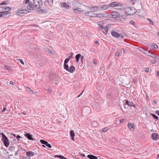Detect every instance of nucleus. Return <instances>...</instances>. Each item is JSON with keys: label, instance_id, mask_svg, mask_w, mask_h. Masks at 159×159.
<instances>
[{"label": "nucleus", "instance_id": "nucleus-1", "mask_svg": "<svg viewBox=\"0 0 159 159\" xmlns=\"http://www.w3.org/2000/svg\"><path fill=\"white\" fill-rule=\"evenodd\" d=\"M24 4H28L27 8L29 10H33L38 7H41L43 2L41 0H33V2L30 0H24Z\"/></svg>", "mask_w": 159, "mask_h": 159}, {"label": "nucleus", "instance_id": "nucleus-2", "mask_svg": "<svg viewBox=\"0 0 159 159\" xmlns=\"http://www.w3.org/2000/svg\"><path fill=\"white\" fill-rule=\"evenodd\" d=\"M98 25L99 26V28L100 30L103 29V33L107 35L108 33V30L111 28V25H107L106 26H104L105 24L102 21H99L98 23Z\"/></svg>", "mask_w": 159, "mask_h": 159}, {"label": "nucleus", "instance_id": "nucleus-3", "mask_svg": "<svg viewBox=\"0 0 159 159\" xmlns=\"http://www.w3.org/2000/svg\"><path fill=\"white\" fill-rule=\"evenodd\" d=\"M124 11L128 15H133L136 12V10L134 7H127L125 9Z\"/></svg>", "mask_w": 159, "mask_h": 159}, {"label": "nucleus", "instance_id": "nucleus-4", "mask_svg": "<svg viewBox=\"0 0 159 159\" xmlns=\"http://www.w3.org/2000/svg\"><path fill=\"white\" fill-rule=\"evenodd\" d=\"M108 6L117 10H121L122 8V4L117 2H111L108 5Z\"/></svg>", "mask_w": 159, "mask_h": 159}, {"label": "nucleus", "instance_id": "nucleus-5", "mask_svg": "<svg viewBox=\"0 0 159 159\" xmlns=\"http://www.w3.org/2000/svg\"><path fill=\"white\" fill-rule=\"evenodd\" d=\"M1 135L2 136V140L4 145L6 147H7L10 144V142L7 137L3 133H1Z\"/></svg>", "mask_w": 159, "mask_h": 159}, {"label": "nucleus", "instance_id": "nucleus-6", "mask_svg": "<svg viewBox=\"0 0 159 159\" xmlns=\"http://www.w3.org/2000/svg\"><path fill=\"white\" fill-rule=\"evenodd\" d=\"M112 35L116 38H118L120 37L121 38H124L126 36V34L124 33H123L122 34H119L117 32H116L115 31H112L111 32Z\"/></svg>", "mask_w": 159, "mask_h": 159}, {"label": "nucleus", "instance_id": "nucleus-7", "mask_svg": "<svg viewBox=\"0 0 159 159\" xmlns=\"http://www.w3.org/2000/svg\"><path fill=\"white\" fill-rule=\"evenodd\" d=\"M11 9L9 7H4V12H5V13H4L5 15V17H7L10 16L11 15V13L8 12L11 10Z\"/></svg>", "mask_w": 159, "mask_h": 159}, {"label": "nucleus", "instance_id": "nucleus-8", "mask_svg": "<svg viewBox=\"0 0 159 159\" xmlns=\"http://www.w3.org/2000/svg\"><path fill=\"white\" fill-rule=\"evenodd\" d=\"M28 13V11L26 10L22 9L21 8L18 9L17 11L16 12L17 15L21 16L23 14H25Z\"/></svg>", "mask_w": 159, "mask_h": 159}, {"label": "nucleus", "instance_id": "nucleus-9", "mask_svg": "<svg viewBox=\"0 0 159 159\" xmlns=\"http://www.w3.org/2000/svg\"><path fill=\"white\" fill-rule=\"evenodd\" d=\"M109 6L108 5H98V8L100 11H104L107 10L109 9Z\"/></svg>", "mask_w": 159, "mask_h": 159}, {"label": "nucleus", "instance_id": "nucleus-10", "mask_svg": "<svg viewBox=\"0 0 159 159\" xmlns=\"http://www.w3.org/2000/svg\"><path fill=\"white\" fill-rule=\"evenodd\" d=\"M128 105V106L130 107H133L134 108H135V105H134V103L132 102H130L128 100H126L124 104V107H125V105Z\"/></svg>", "mask_w": 159, "mask_h": 159}, {"label": "nucleus", "instance_id": "nucleus-11", "mask_svg": "<svg viewBox=\"0 0 159 159\" xmlns=\"http://www.w3.org/2000/svg\"><path fill=\"white\" fill-rule=\"evenodd\" d=\"M111 17L114 18H117L120 16V14L117 12L113 11L111 13Z\"/></svg>", "mask_w": 159, "mask_h": 159}, {"label": "nucleus", "instance_id": "nucleus-12", "mask_svg": "<svg viewBox=\"0 0 159 159\" xmlns=\"http://www.w3.org/2000/svg\"><path fill=\"white\" fill-rule=\"evenodd\" d=\"M85 14L90 17H96V13H94L93 11H91L86 12Z\"/></svg>", "mask_w": 159, "mask_h": 159}, {"label": "nucleus", "instance_id": "nucleus-13", "mask_svg": "<svg viewBox=\"0 0 159 159\" xmlns=\"http://www.w3.org/2000/svg\"><path fill=\"white\" fill-rule=\"evenodd\" d=\"M40 141L42 144L46 145L48 148H52V146L49 143L45 141V140L42 139H41L40 140Z\"/></svg>", "mask_w": 159, "mask_h": 159}, {"label": "nucleus", "instance_id": "nucleus-14", "mask_svg": "<svg viewBox=\"0 0 159 159\" xmlns=\"http://www.w3.org/2000/svg\"><path fill=\"white\" fill-rule=\"evenodd\" d=\"M4 7H0V17H5V12H4Z\"/></svg>", "mask_w": 159, "mask_h": 159}, {"label": "nucleus", "instance_id": "nucleus-15", "mask_svg": "<svg viewBox=\"0 0 159 159\" xmlns=\"http://www.w3.org/2000/svg\"><path fill=\"white\" fill-rule=\"evenodd\" d=\"M128 126L131 131H133L134 130L135 127L134 124L129 123L128 124Z\"/></svg>", "mask_w": 159, "mask_h": 159}, {"label": "nucleus", "instance_id": "nucleus-16", "mask_svg": "<svg viewBox=\"0 0 159 159\" xmlns=\"http://www.w3.org/2000/svg\"><path fill=\"white\" fill-rule=\"evenodd\" d=\"M76 7H75L73 8L74 11L75 12L79 13L84 11L83 10H82V9L80 8Z\"/></svg>", "mask_w": 159, "mask_h": 159}, {"label": "nucleus", "instance_id": "nucleus-17", "mask_svg": "<svg viewBox=\"0 0 159 159\" xmlns=\"http://www.w3.org/2000/svg\"><path fill=\"white\" fill-rule=\"evenodd\" d=\"M147 55L153 58H156L157 59H159V56L158 55L157 56L156 54L150 53L149 54H148Z\"/></svg>", "mask_w": 159, "mask_h": 159}, {"label": "nucleus", "instance_id": "nucleus-18", "mask_svg": "<svg viewBox=\"0 0 159 159\" xmlns=\"http://www.w3.org/2000/svg\"><path fill=\"white\" fill-rule=\"evenodd\" d=\"M25 136L28 139L30 140H34V139L32 138V135L29 133H26L25 134Z\"/></svg>", "mask_w": 159, "mask_h": 159}, {"label": "nucleus", "instance_id": "nucleus-19", "mask_svg": "<svg viewBox=\"0 0 159 159\" xmlns=\"http://www.w3.org/2000/svg\"><path fill=\"white\" fill-rule=\"evenodd\" d=\"M75 67L73 66H70V68H69L68 71L72 73L75 70Z\"/></svg>", "mask_w": 159, "mask_h": 159}, {"label": "nucleus", "instance_id": "nucleus-20", "mask_svg": "<svg viewBox=\"0 0 159 159\" xmlns=\"http://www.w3.org/2000/svg\"><path fill=\"white\" fill-rule=\"evenodd\" d=\"M61 5L62 7H64L66 9H68L70 7L69 5L66 2L61 3Z\"/></svg>", "mask_w": 159, "mask_h": 159}, {"label": "nucleus", "instance_id": "nucleus-21", "mask_svg": "<svg viewBox=\"0 0 159 159\" xmlns=\"http://www.w3.org/2000/svg\"><path fill=\"white\" fill-rule=\"evenodd\" d=\"M36 11L39 13H43L45 12V10H43L41 9V7H36Z\"/></svg>", "mask_w": 159, "mask_h": 159}, {"label": "nucleus", "instance_id": "nucleus-22", "mask_svg": "<svg viewBox=\"0 0 159 159\" xmlns=\"http://www.w3.org/2000/svg\"><path fill=\"white\" fill-rule=\"evenodd\" d=\"M90 9L91 11H92L94 12L96 11L99 10V8H98V7L94 6L91 7Z\"/></svg>", "mask_w": 159, "mask_h": 159}, {"label": "nucleus", "instance_id": "nucleus-23", "mask_svg": "<svg viewBox=\"0 0 159 159\" xmlns=\"http://www.w3.org/2000/svg\"><path fill=\"white\" fill-rule=\"evenodd\" d=\"M157 136L158 134L157 133H154L152 135V137L153 140H156L157 139Z\"/></svg>", "mask_w": 159, "mask_h": 159}, {"label": "nucleus", "instance_id": "nucleus-24", "mask_svg": "<svg viewBox=\"0 0 159 159\" xmlns=\"http://www.w3.org/2000/svg\"><path fill=\"white\" fill-rule=\"evenodd\" d=\"M26 155L27 157H31L34 156V154L32 152L29 151L26 152Z\"/></svg>", "mask_w": 159, "mask_h": 159}, {"label": "nucleus", "instance_id": "nucleus-25", "mask_svg": "<svg viewBox=\"0 0 159 159\" xmlns=\"http://www.w3.org/2000/svg\"><path fill=\"white\" fill-rule=\"evenodd\" d=\"M96 17L101 18L105 17L103 13H100L98 14H96Z\"/></svg>", "mask_w": 159, "mask_h": 159}, {"label": "nucleus", "instance_id": "nucleus-26", "mask_svg": "<svg viewBox=\"0 0 159 159\" xmlns=\"http://www.w3.org/2000/svg\"><path fill=\"white\" fill-rule=\"evenodd\" d=\"M70 136L72 138H71L72 140H74V137L75 136V135L74 131L73 130H71L70 131Z\"/></svg>", "mask_w": 159, "mask_h": 159}, {"label": "nucleus", "instance_id": "nucleus-27", "mask_svg": "<svg viewBox=\"0 0 159 159\" xmlns=\"http://www.w3.org/2000/svg\"><path fill=\"white\" fill-rule=\"evenodd\" d=\"M87 157L89 159H98L97 157L92 155H88Z\"/></svg>", "mask_w": 159, "mask_h": 159}, {"label": "nucleus", "instance_id": "nucleus-28", "mask_svg": "<svg viewBox=\"0 0 159 159\" xmlns=\"http://www.w3.org/2000/svg\"><path fill=\"white\" fill-rule=\"evenodd\" d=\"M81 57V55L80 54H77L75 56V58L76 59V62L78 63L79 61V59Z\"/></svg>", "mask_w": 159, "mask_h": 159}, {"label": "nucleus", "instance_id": "nucleus-29", "mask_svg": "<svg viewBox=\"0 0 159 159\" xmlns=\"http://www.w3.org/2000/svg\"><path fill=\"white\" fill-rule=\"evenodd\" d=\"M46 51L47 53H50L52 55H54V53L51 50H50V49H48L46 50Z\"/></svg>", "mask_w": 159, "mask_h": 159}, {"label": "nucleus", "instance_id": "nucleus-30", "mask_svg": "<svg viewBox=\"0 0 159 159\" xmlns=\"http://www.w3.org/2000/svg\"><path fill=\"white\" fill-rule=\"evenodd\" d=\"M141 51H142L143 53H144L145 54H146L147 55L148 54L150 53L148 51V50H145L143 49L142 50H141Z\"/></svg>", "mask_w": 159, "mask_h": 159}, {"label": "nucleus", "instance_id": "nucleus-31", "mask_svg": "<svg viewBox=\"0 0 159 159\" xmlns=\"http://www.w3.org/2000/svg\"><path fill=\"white\" fill-rule=\"evenodd\" d=\"M64 156L60 155H56L55 156V157H58L61 159H63Z\"/></svg>", "mask_w": 159, "mask_h": 159}, {"label": "nucleus", "instance_id": "nucleus-32", "mask_svg": "<svg viewBox=\"0 0 159 159\" xmlns=\"http://www.w3.org/2000/svg\"><path fill=\"white\" fill-rule=\"evenodd\" d=\"M64 68L67 71L69 68L68 65L66 64H64Z\"/></svg>", "mask_w": 159, "mask_h": 159}, {"label": "nucleus", "instance_id": "nucleus-33", "mask_svg": "<svg viewBox=\"0 0 159 159\" xmlns=\"http://www.w3.org/2000/svg\"><path fill=\"white\" fill-rule=\"evenodd\" d=\"M26 90L27 91L29 92L30 93H34L33 91L31 90L29 88L27 87L26 88Z\"/></svg>", "mask_w": 159, "mask_h": 159}, {"label": "nucleus", "instance_id": "nucleus-34", "mask_svg": "<svg viewBox=\"0 0 159 159\" xmlns=\"http://www.w3.org/2000/svg\"><path fill=\"white\" fill-rule=\"evenodd\" d=\"M53 0H47V2L49 4L52 5L53 4Z\"/></svg>", "mask_w": 159, "mask_h": 159}, {"label": "nucleus", "instance_id": "nucleus-35", "mask_svg": "<svg viewBox=\"0 0 159 159\" xmlns=\"http://www.w3.org/2000/svg\"><path fill=\"white\" fill-rule=\"evenodd\" d=\"M151 115L155 119H157V120H158V117L156 116V115H155L154 114H153V113H152V114H151Z\"/></svg>", "mask_w": 159, "mask_h": 159}, {"label": "nucleus", "instance_id": "nucleus-36", "mask_svg": "<svg viewBox=\"0 0 159 159\" xmlns=\"http://www.w3.org/2000/svg\"><path fill=\"white\" fill-rule=\"evenodd\" d=\"M152 47L155 49H157L158 48V46L157 45L155 44V43H153L152 44Z\"/></svg>", "mask_w": 159, "mask_h": 159}, {"label": "nucleus", "instance_id": "nucleus-37", "mask_svg": "<svg viewBox=\"0 0 159 159\" xmlns=\"http://www.w3.org/2000/svg\"><path fill=\"white\" fill-rule=\"evenodd\" d=\"M4 67L7 69L8 71H10L11 70L10 67L7 65H4Z\"/></svg>", "mask_w": 159, "mask_h": 159}, {"label": "nucleus", "instance_id": "nucleus-38", "mask_svg": "<svg viewBox=\"0 0 159 159\" xmlns=\"http://www.w3.org/2000/svg\"><path fill=\"white\" fill-rule=\"evenodd\" d=\"M129 23L130 24L133 25L134 26H135V24L134 21H132V20H130V21Z\"/></svg>", "mask_w": 159, "mask_h": 159}, {"label": "nucleus", "instance_id": "nucleus-39", "mask_svg": "<svg viewBox=\"0 0 159 159\" xmlns=\"http://www.w3.org/2000/svg\"><path fill=\"white\" fill-rule=\"evenodd\" d=\"M73 53L72 52H71L69 54L70 56L68 57V58L70 59L72 57V56L73 55Z\"/></svg>", "mask_w": 159, "mask_h": 159}, {"label": "nucleus", "instance_id": "nucleus-40", "mask_svg": "<svg viewBox=\"0 0 159 159\" xmlns=\"http://www.w3.org/2000/svg\"><path fill=\"white\" fill-rule=\"evenodd\" d=\"M9 149L10 150L12 151L15 149V147L14 146H10L9 147Z\"/></svg>", "mask_w": 159, "mask_h": 159}, {"label": "nucleus", "instance_id": "nucleus-41", "mask_svg": "<svg viewBox=\"0 0 159 159\" xmlns=\"http://www.w3.org/2000/svg\"><path fill=\"white\" fill-rule=\"evenodd\" d=\"M70 60V59H68V58H67L64 61V64L67 63Z\"/></svg>", "mask_w": 159, "mask_h": 159}, {"label": "nucleus", "instance_id": "nucleus-42", "mask_svg": "<svg viewBox=\"0 0 159 159\" xmlns=\"http://www.w3.org/2000/svg\"><path fill=\"white\" fill-rule=\"evenodd\" d=\"M147 20L149 22H150L152 25H154L153 22L150 19L148 18Z\"/></svg>", "mask_w": 159, "mask_h": 159}, {"label": "nucleus", "instance_id": "nucleus-43", "mask_svg": "<svg viewBox=\"0 0 159 159\" xmlns=\"http://www.w3.org/2000/svg\"><path fill=\"white\" fill-rule=\"evenodd\" d=\"M108 128L107 127H106L103 129L102 130V131L103 132H105L107 131L108 130Z\"/></svg>", "mask_w": 159, "mask_h": 159}, {"label": "nucleus", "instance_id": "nucleus-44", "mask_svg": "<svg viewBox=\"0 0 159 159\" xmlns=\"http://www.w3.org/2000/svg\"><path fill=\"white\" fill-rule=\"evenodd\" d=\"M84 58V57L83 56H81V57H80V58H81V62H82V63L83 64V58Z\"/></svg>", "mask_w": 159, "mask_h": 159}, {"label": "nucleus", "instance_id": "nucleus-45", "mask_svg": "<svg viewBox=\"0 0 159 159\" xmlns=\"http://www.w3.org/2000/svg\"><path fill=\"white\" fill-rule=\"evenodd\" d=\"M125 120V119H121L120 120V122L121 123H123V122H124Z\"/></svg>", "mask_w": 159, "mask_h": 159}, {"label": "nucleus", "instance_id": "nucleus-46", "mask_svg": "<svg viewBox=\"0 0 159 159\" xmlns=\"http://www.w3.org/2000/svg\"><path fill=\"white\" fill-rule=\"evenodd\" d=\"M16 139L17 140H19L20 139V138H21V137L20 136V135H17L16 137Z\"/></svg>", "mask_w": 159, "mask_h": 159}, {"label": "nucleus", "instance_id": "nucleus-47", "mask_svg": "<svg viewBox=\"0 0 159 159\" xmlns=\"http://www.w3.org/2000/svg\"><path fill=\"white\" fill-rule=\"evenodd\" d=\"M18 60L22 64H23V65L24 64V62L22 59H19Z\"/></svg>", "mask_w": 159, "mask_h": 159}, {"label": "nucleus", "instance_id": "nucleus-48", "mask_svg": "<svg viewBox=\"0 0 159 159\" xmlns=\"http://www.w3.org/2000/svg\"><path fill=\"white\" fill-rule=\"evenodd\" d=\"M20 159H29L28 158H27L23 156L20 158Z\"/></svg>", "mask_w": 159, "mask_h": 159}, {"label": "nucleus", "instance_id": "nucleus-49", "mask_svg": "<svg viewBox=\"0 0 159 159\" xmlns=\"http://www.w3.org/2000/svg\"><path fill=\"white\" fill-rule=\"evenodd\" d=\"M7 4V3L6 2H3L2 3L0 4V5H6Z\"/></svg>", "mask_w": 159, "mask_h": 159}, {"label": "nucleus", "instance_id": "nucleus-50", "mask_svg": "<svg viewBox=\"0 0 159 159\" xmlns=\"http://www.w3.org/2000/svg\"><path fill=\"white\" fill-rule=\"evenodd\" d=\"M149 69L148 68H147L145 70V72H148L149 71Z\"/></svg>", "mask_w": 159, "mask_h": 159}, {"label": "nucleus", "instance_id": "nucleus-51", "mask_svg": "<svg viewBox=\"0 0 159 159\" xmlns=\"http://www.w3.org/2000/svg\"><path fill=\"white\" fill-rule=\"evenodd\" d=\"M47 91H48V93H51L52 92L51 90L50 89H47Z\"/></svg>", "mask_w": 159, "mask_h": 159}, {"label": "nucleus", "instance_id": "nucleus-52", "mask_svg": "<svg viewBox=\"0 0 159 159\" xmlns=\"http://www.w3.org/2000/svg\"><path fill=\"white\" fill-rule=\"evenodd\" d=\"M155 113L158 116H159V111H158V110Z\"/></svg>", "mask_w": 159, "mask_h": 159}, {"label": "nucleus", "instance_id": "nucleus-53", "mask_svg": "<svg viewBox=\"0 0 159 159\" xmlns=\"http://www.w3.org/2000/svg\"><path fill=\"white\" fill-rule=\"evenodd\" d=\"M34 49L35 50L37 51V52H39V49L37 48H34Z\"/></svg>", "mask_w": 159, "mask_h": 159}, {"label": "nucleus", "instance_id": "nucleus-54", "mask_svg": "<svg viewBox=\"0 0 159 159\" xmlns=\"http://www.w3.org/2000/svg\"><path fill=\"white\" fill-rule=\"evenodd\" d=\"M6 107H4L2 110V112H4L6 110Z\"/></svg>", "mask_w": 159, "mask_h": 159}, {"label": "nucleus", "instance_id": "nucleus-55", "mask_svg": "<svg viewBox=\"0 0 159 159\" xmlns=\"http://www.w3.org/2000/svg\"><path fill=\"white\" fill-rule=\"evenodd\" d=\"M156 62V61L155 60H154L153 61H152V64H154Z\"/></svg>", "mask_w": 159, "mask_h": 159}, {"label": "nucleus", "instance_id": "nucleus-56", "mask_svg": "<svg viewBox=\"0 0 159 159\" xmlns=\"http://www.w3.org/2000/svg\"><path fill=\"white\" fill-rule=\"evenodd\" d=\"M22 114H23L24 115H25L26 113V111H24L22 113Z\"/></svg>", "mask_w": 159, "mask_h": 159}, {"label": "nucleus", "instance_id": "nucleus-57", "mask_svg": "<svg viewBox=\"0 0 159 159\" xmlns=\"http://www.w3.org/2000/svg\"><path fill=\"white\" fill-rule=\"evenodd\" d=\"M120 55V53L117 52L116 53V55L117 56H118Z\"/></svg>", "mask_w": 159, "mask_h": 159}, {"label": "nucleus", "instance_id": "nucleus-58", "mask_svg": "<svg viewBox=\"0 0 159 159\" xmlns=\"http://www.w3.org/2000/svg\"><path fill=\"white\" fill-rule=\"evenodd\" d=\"M132 3L134 4V2L136 1V0H130Z\"/></svg>", "mask_w": 159, "mask_h": 159}, {"label": "nucleus", "instance_id": "nucleus-59", "mask_svg": "<svg viewBox=\"0 0 159 159\" xmlns=\"http://www.w3.org/2000/svg\"><path fill=\"white\" fill-rule=\"evenodd\" d=\"M93 63L95 64H97V61L96 60H94L93 61Z\"/></svg>", "mask_w": 159, "mask_h": 159}, {"label": "nucleus", "instance_id": "nucleus-60", "mask_svg": "<svg viewBox=\"0 0 159 159\" xmlns=\"http://www.w3.org/2000/svg\"><path fill=\"white\" fill-rule=\"evenodd\" d=\"M10 84H13V85H14L13 84V82L12 81H11L10 82Z\"/></svg>", "mask_w": 159, "mask_h": 159}, {"label": "nucleus", "instance_id": "nucleus-61", "mask_svg": "<svg viewBox=\"0 0 159 159\" xmlns=\"http://www.w3.org/2000/svg\"><path fill=\"white\" fill-rule=\"evenodd\" d=\"M122 49L123 51V54H125L126 53H125V50L124 49V48H122Z\"/></svg>", "mask_w": 159, "mask_h": 159}, {"label": "nucleus", "instance_id": "nucleus-62", "mask_svg": "<svg viewBox=\"0 0 159 159\" xmlns=\"http://www.w3.org/2000/svg\"><path fill=\"white\" fill-rule=\"evenodd\" d=\"M95 43L96 44H98V41H96L95 42Z\"/></svg>", "mask_w": 159, "mask_h": 159}, {"label": "nucleus", "instance_id": "nucleus-63", "mask_svg": "<svg viewBox=\"0 0 159 159\" xmlns=\"http://www.w3.org/2000/svg\"><path fill=\"white\" fill-rule=\"evenodd\" d=\"M157 75L159 76V71H158L157 73Z\"/></svg>", "mask_w": 159, "mask_h": 159}, {"label": "nucleus", "instance_id": "nucleus-64", "mask_svg": "<svg viewBox=\"0 0 159 159\" xmlns=\"http://www.w3.org/2000/svg\"><path fill=\"white\" fill-rule=\"evenodd\" d=\"M153 102L154 103L156 104L157 103V101H156L154 100L153 101Z\"/></svg>", "mask_w": 159, "mask_h": 159}]
</instances>
